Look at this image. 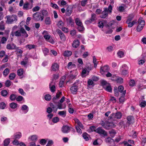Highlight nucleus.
I'll use <instances>...</instances> for the list:
<instances>
[{"label":"nucleus","instance_id":"f257e3e1","mask_svg":"<svg viewBox=\"0 0 146 146\" xmlns=\"http://www.w3.org/2000/svg\"><path fill=\"white\" fill-rule=\"evenodd\" d=\"M11 35L12 37L15 36L17 38L21 37L26 38L28 36V34L23 27L20 28L19 30L15 31H12Z\"/></svg>","mask_w":146,"mask_h":146},{"label":"nucleus","instance_id":"f03ea898","mask_svg":"<svg viewBox=\"0 0 146 146\" xmlns=\"http://www.w3.org/2000/svg\"><path fill=\"white\" fill-rule=\"evenodd\" d=\"M128 68L125 64H123L121 67L120 71L121 74L123 76H126L128 74Z\"/></svg>","mask_w":146,"mask_h":146},{"label":"nucleus","instance_id":"7ed1b4c3","mask_svg":"<svg viewBox=\"0 0 146 146\" xmlns=\"http://www.w3.org/2000/svg\"><path fill=\"white\" fill-rule=\"evenodd\" d=\"M7 22L8 24H11L14 21H17V16L15 15H12L11 16H7Z\"/></svg>","mask_w":146,"mask_h":146},{"label":"nucleus","instance_id":"20e7f679","mask_svg":"<svg viewBox=\"0 0 146 146\" xmlns=\"http://www.w3.org/2000/svg\"><path fill=\"white\" fill-rule=\"evenodd\" d=\"M34 19L36 21L41 20L42 21L44 19L43 16H41V13L39 12L35 13L33 15Z\"/></svg>","mask_w":146,"mask_h":146},{"label":"nucleus","instance_id":"39448f33","mask_svg":"<svg viewBox=\"0 0 146 146\" xmlns=\"http://www.w3.org/2000/svg\"><path fill=\"white\" fill-rule=\"evenodd\" d=\"M110 70L109 67L108 65H105L104 66H102L100 69V72L101 74H103L104 72H109Z\"/></svg>","mask_w":146,"mask_h":146},{"label":"nucleus","instance_id":"423d86ee","mask_svg":"<svg viewBox=\"0 0 146 146\" xmlns=\"http://www.w3.org/2000/svg\"><path fill=\"white\" fill-rule=\"evenodd\" d=\"M78 82L79 80H77L73 84L72 86L70 88V90L72 93H74L77 92L78 88L77 85L78 84Z\"/></svg>","mask_w":146,"mask_h":146},{"label":"nucleus","instance_id":"0eeeda50","mask_svg":"<svg viewBox=\"0 0 146 146\" xmlns=\"http://www.w3.org/2000/svg\"><path fill=\"white\" fill-rule=\"evenodd\" d=\"M98 26L100 28H102L104 26L109 27L107 24V21L106 20H102L99 22L98 23Z\"/></svg>","mask_w":146,"mask_h":146},{"label":"nucleus","instance_id":"6e6552de","mask_svg":"<svg viewBox=\"0 0 146 146\" xmlns=\"http://www.w3.org/2000/svg\"><path fill=\"white\" fill-rule=\"evenodd\" d=\"M6 48L8 50H14L18 49L19 47H17L14 43H11L8 44L6 46Z\"/></svg>","mask_w":146,"mask_h":146},{"label":"nucleus","instance_id":"1a4fd4ad","mask_svg":"<svg viewBox=\"0 0 146 146\" xmlns=\"http://www.w3.org/2000/svg\"><path fill=\"white\" fill-rule=\"evenodd\" d=\"M111 80L113 81H115L117 83L121 84L123 82V79L121 77H117L113 75L111 77Z\"/></svg>","mask_w":146,"mask_h":146},{"label":"nucleus","instance_id":"9d476101","mask_svg":"<svg viewBox=\"0 0 146 146\" xmlns=\"http://www.w3.org/2000/svg\"><path fill=\"white\" fill-rule=\"evenodd\" d=\"M95 132L100 135H103L105 136L107 135V133L100 127H99L96 129Z\"/></svg>","mask_w":146,"mask_h":146},{"label":"nucleus","instance_id":"9b49d317","mask_svg":"<svg viewBox=\"0 0 146 146\" xmlns=\"http://www.w3.org/2000/svg\"><path fill=\"white\" fill-rule=\"evenodd\" d=\"M56 32L59 35L61 40L62 41H65L66 40L65 36L61 31L59 29H57L56 30Z\"/></svg>","mask_w":146,"mask_h":146},{"label":"nucleus","instance_id":"f8f14e48","mask_svg":"<svg viewBox=\"0 0 146 146\" xmlns=\"http://www.w3.org/2000/svg\"><path fill=\"white\" fill-rule=\"evenodd\" d=\"M66 19L67 25H70L71 26H74V22L71 17H69Z\"/></svg>","mask_w":146,"mask_h":146},{"label":"nucleus","instance_id":"ddd939ff","mask_svg":"<svg viewBox=\"0 0 146 146\" xmlns=\"http://www.w3.org/2000/svg\"><path fill=\"white\" fill-rule=\"evenodd\" d=\"M70 127L67 125L63 126L62 128V132L65 133H68L70 131Z\"/></svg>","mask_w":146,"mask_h":146},{"label":"nucleus","instance_id":"4468645a","mask_svg":"<svg viewBox=\"0 0 146 146\" xmlns=\"http://www.w3.org/2000/svg\"><path fill=\"white\" fill-rule=\"evenodd\" d=\"M111 115L113 117L118 119L121 118L122 117V114L120 112H117L115 113H113Z\"/></svg>","mask_w":146,"mask_h":146},{"label":"nucleus","instance_id":"2eb2a0df","mask_svg":"<svg viewBox=\"0 0 146 146\" xmlns=\"http://www.w3.org/2000/svg\"><path fill=\"white\" fill-rule=\"evenodd\" d=\"M55 81L54 82H51L49 84L51 92H54L55 91Z\"/></svg>","mask_w":146,"mask_h":146},{"label":"nucleus","instance_id":"dca6fc26","mask_svg":"<svg viewBox=\"0 0 146 146\" xmlns=\"http://www.w3.org/2000/svg\"><path fill=\"white\" fill-rule=\"evenodd\" d=\"M59 65L57 63H54L52 64L51 68L53 71H56L58 70Z\"/></svg>","mask_w":146,"mask_h":146},{"label":"nucleus","instance_id":"f3484780","mask_svg":"<svg viewBox=\"0 0 146 146\" xmlns=\"http://www.w3.org/2000/svg\"><path fill=\"white\" fill-rule=\"evenodd\" d=\"M52 20L50 17H46L44 20V23L45 24L47 25H50L52 24Z\"/></svg>","mask_w":146,"mask_h":146},{"label":"nucleus","instance_id":"a211bd4d","mask_svg":"<svg viewBox=\"0 0 146 146\" xmlns=\"http://www.w3.org/2000/svg\"><path fill=\"white\" fill-rule=\"evenodd\" d=\"M80 41L78 40H75L73 42L72 46L73 48H77L80 45Z\"/></svg>","mask_w":146,"mask_h":146},{"label":"nucleus","instance_id":"6ab92c4d","mask_svg":"<svg viewBox=\"0 0 146 146\" xmlns=\"http://www.w3.org/2000/svg\"><path fill=\"white\" fill-rule=\"evenodd\" d=\"M57 3L61 7L62 6H68V4L67 2L64 0L58 1L57 2Z\"/></svg>","mask_w":146,"mask_h":146},{"label":"nucleus","instance_id":"aec40b11","mask_svg":"<svg viewBox=\"0 0 146 146\" xmlns=\"http://www.w3.org/2000/svg\"><path fill=\"white\" fill-rule=\"evenodd\" d=\"M28 62V59L27 57H25L23 61L21 62V64L23 66L25 67H27V65Z\"/></svg>","mask_w":146,"mask_h":146},{"label":"nucleus","instance_id":"412c9836","mask_svg":"<svg viewBox=\"0 0 146 146\" xmlns=\"http://www.w3.org/2000/svg\"><path fill=\"white\" fill-rule=\"evenodd\" d=\"M118 90L122 94H123L124 95H125L126 93V90H123L124 87L122 86H119L118 87Z\"/></svg>","mask_w":146,"mask_h":146},{"label":"nucleus","instance_id":"4be33fe9","mask_svg":"<svg viewBox=\"0 0 146 146\" xmlns=\"http://www.w3.org/2000/svg\"><path fill=\"white\" fill-rule=\"evenodd\" d=\"M72 52L70 50H65L63 53V56L65 57L70 56L72 54Z\"/></svg>","mask_w":146,"mask_h":146},{"label":"nucleus","instance_id":"5701e85b","mask_svg":"<svg viewBox=\"0 0 146 146\" xmlns=\"http://www.w3.org/2000/svg\"><path fill=\"white\" fill-rule=\"evenodd\" d=\"M126 119L127 120V123L129 124H131L132 123L134 117L132 116L129 115L127 117Z\"/></svg>","mask_w":146,"mask_h":146},{"label":"nucleus","instance_id":"b1692460","mask_svg":"<svg viewBox=\"0 0 146 146\" xmlns=\"http://www.w3.org/2000/svg\"><path fill=\"white\" fill-rule=\"evenodd\" d=\"M108 11L104 10L101 13L100 17L102 18H105L108 16Z\"/></svg>","mask_w":146,"mask_h":146},{"label":"nucleus","instance_id":"393cba45","mask_svg":"<svg viewBox=\"0 0 146 146\" xmlns=\"http://www.w3.org/2000/svg\"><path fill=\"white\" fill-rule=\"evenodd\" d=\"M109 133L110 136L112 138L116 134V132L115 130L113 129H111L109 131Z\"/></svg>","mask_w":146,"mask_h":146},{"label":"nucleus","instance_id":"a878e982","mask_svg":"<svg viewBox=\"0 0 146 146\" xmlns=\"http://www.w3.org/2000/svg\"><path fill=\"white\" fill-rule=\"evenodd\" d=\"M142 19V18L141 17L139 18L137 22L139 24V25H140V26L144 27L145 24V22L144 20H143Z\"/></svg>","mask_w":146,"mask_h":146},{"label":"nucleus","instance_id":"bb28decb","mask_svg":"<svg viewBox=\"0 0 146 146\" xmlns=\"http://www.w3.org/2000/svg\"><path fill=\"white\" fill-rule=\"evenodd\" d=\"M36 46L34 44H28L26 45L25 47L27 48L30 50L32 49H34L36 48Z\"/></svg>","mask_w":146,"mask_h":146},{"label":"nucleus","instance_id":"cd10ccee","mask_svg":"<svg viewBox=\"0 0 146 146\" xmlns=\"http://www.w3.org/2000/svg\"><path fill=\"white\" fill-rule=\"evenodd\" d=\"M126 23L128 24V27L129 28L132 27L135 24L137 23L136 20H134L132 22H130L126 21Z\"/></svg>","mask_w":146,"mask_h":146},{"label":"nucleus","instance_id":"c85d7f7f","mask_svg":"<svg viewBox=\"0 0 146 146\" xmlns=\"http://www.w3.org/2000/svg\"><path fill=\"white\" fill-rule=\"evenodd\" d=\"M105 141L106 143H111L114 142V140L112 138L109 137L105 139Z\"/></svg>","mask_w":146,"mask_h":146},{"label":"nucleus","instance_id":"c756f323","mask_svg":"<svg viewBox=\"0 0 146 146\" xmlns=\"http://www.w3.org/2000/svg\"><path fill=\"white\" fill-rule=\"evenodd\" d=\"M102 125L103 127L104 128L106 129H109L110 128H111L108 123H103L102 124Z\"/></svg>","mask_w":146,"mask_h":146},{"label":"nucleus","instance_id":"7c9ffc66","mask_svg":"<svg viewBox=\"0 0 146 146\" xmlns=\"http://www.w3.org/2000/svg\"><path fill=\"white\" fill-rule=\"evenodd\" d=\"M14 136L15 139H19L22 136L21 133L20 132H18L15 134Z\"/></svg>","mask_w":146,"mask_h":146},{"label":"nucleus","instance_id":"2f4dec72","mask_svg":"<svg viewBox=\"0 0 146 146\" xmlns=\"http://www.w3.org/2000/svg\"><path fill=\"white\" fill-rule=\"evenodd\" d=\"M10 72V70L8 68H6L3 72V75L5 77Z\"/></svg>","mask_w":146,"mask_h":146},{"label":"nucleus","instance_id":"473e14b6","mask_svg":"<svg viewBox=\"0 0 146 146\" xmlns=\"http://www.w3.org/2000/svg\"><path fill=\"white\" fill-rule=\"evenodd\" d=\"M17 104L14 102L11 103L9 104V106L12 109H15L17 107Z\"/></svg>","mask_w":146,"mask_h":146},{"label":"nucleus","instance_id":"72a5a7b5","mask_svg":"<svg viewBox=\"0 0 146 146\" xmlns=\"http://www.w3.org/2000/svg\"><path fill=\"white\" fill-rule=\"evenodd\" d=\"M24 72L23 69L22 68L18 69L17 70V73L18 76H20L22 75Z\"/></svg>","mask_w":146,"mask_h":146},{"label":"nucleus","instance_id":"f704fd0d","mask_svg":"<svg viewBox=\"0 0 146 146\" xmlns=\"http://www.w3.org/2000/svg\"><path fill=\"white\" fill-rule=\"evenodd\" d=\"M89 135L86 133H84L82 134L83 137L86 141L89 140Z\"/></svg>","mask_w":146,"mask_h":146},{"label":"nucleus","instance_id":"c9c22d12","mask_svg":"<svg viewBox=\"0 0 146 146\" xmlns=\"http://www.w3.org/2000/svg\"><path fill=\"white\" fill-rule=\"evenodd\" d=\"M4 22L2 21L0 23V30L3 31L5 29Z\"/></svg>","mask_w":146,"mask_h":146},{"label":"nucleus","instance_id":"e433bc0d","mask_svg":"<svg viewBox=\"0 0 146 146\" xmlns=\"http://www.w3.org/2000/svg\"><path fill=\"white\" fill-rule=\"evenodd\" d=\"M16 74L14 73H12L10 74L9 76V78L10 80H12L14 79L15 78Z\"/></svg>","mask_w":146,"mask_h":146},{"label":"nucleus","instance_id":"4c0bfd02","mask_svg":"<svg viewBox=\"0 0 146 146\" xmlns=\"http://www.w3.org/2000/svg\"><path fill=\"white\" fill-rule=\"evenodd\" d=\"M77 28L78 31L80 32H81L82 31H83L84 29V28L82 24V25L78 26Z\"/></svg>","mask_w":146,"mask_h":146},{"label":"nucleus","instance_id":"58836bf2","mask_svg":"<svg viewBox=\"0 0 146 146\" xmlns=\"http://www.w3.org/2000/svg\"><path fill=\"white\" fill-rule=\"evenodd\" d=\"M10 143V139L9 138H7L5 139L4 141V146H8Z\"/></svg>","mask_w":146,"mask_h":146},{"label":"nucleus","instance_id":"ea45409f","mask_svg":"<svg viewBox=\"0 0 146 146\" xmlns=\"http://www.w3.org/2000/svg\"><path fill=\"white\" fill-rule=\"evenodd\" d=\"M8 93L7 90H3L1 92V94L3 97H6L8 94Z\"/></svg>","mask_w":146,"mask_h":146},{"label":"nucleus","instance_id":"a19ab883","mask_svg":"<svg viewBox=\"0 0 146 146\" xmlns=\"http://www.w3.org/2000/svg\"><path fill=\"white\" fill-rule=\"evenodd\" d=\"M75 22L77 26L82 25V24L80 19L78 18H76Z\"/></svg>","mask_w":146,"mask_h":146},{"label":"nucleus","instance_id":"79ce46f5","mask_svg":"<svg viewBox=\"0 0 146 146\" xmlns=\"http://www.w3.org/2000/svg\"><path fill=\"white\" fill-rule=\"evenodd\" d=\"M125 95L122 94V95L119 98V102L121 103H123L125 101Z\"/></svg>","mask_w":146,"mask_h":146},{"label":"nucleus","instance_id":"37998d69","mask_svg":"<svg viewBox=\"0 0 146 146\" xmlns=\"http://www.w3.org/2000/svg\"><path fill=\"white\" fill-rule=\"evenodd\" d=\"M105 88L106 91L110 92H112V88L109 85V84L107 85Z\"/></svg>","mask_w":146,"mask_h":146},{"label":"nucleus","instance_id":"c03bdc74","mask_svg":"<svg viewBox=\"0 0 146 146\" xmlns=\"http://www.w3.org/2000/svg\"><path fill=\"white\" fill-rule=\"evenodd\" d=\"M58 114L60 116L65 117L66 116V111H61L58 112Z\"/></svg>","mask_w":146,"mask_h":146},{"label":"nucleus","instance_id":"a18cd8bd","mask_svg":"<svg viewBox=\"0 0 146 146\" xmlns=\"http://www.w3.org/2000/svg\"><path fill=\"white\" fill-rule=\"evenodd\" d=\"M44 98L46 100L50 101L51 99V96L49 94H46L44 96Z\"/></svg>","mask_w":146,"mask_h":146},{"label":"nucleus","instance_id":"49530a36","mask_svg":"<svg viewBox=\"0 0 146 146\" xmlns=\"http://www.w3.org/2000/svg\"><path fill=\"white\" fill-rule=\"evenodd\" d=\"M101 84L104 88H105V86H106L109 84L106 81L104 80H102L101 81Z\"/></svg>","mask_w":146,"mask_h":146},{"label":"nucleus","instance_id":"de8ad7c7","mask_svg":"<svg viewBox=\"0 0 146 146\" xmlns=\"http://www.w3.org/2000/svg\"><path fill=\"white\" fill-rule=\"evenodd\" d=\"M5 84L6 87H9L11 86V82L9 80H7L5 82Z\"/></svg>","mask_w":146,"mask_h":146},{"label":"nucleus","instance_id":"09e8293b","mask_svg":"<svg viewBox=\"0 0 146 146\" xmlns=\"http://www.w3.org/2000/svg\"><path fill=\"white\" fill-rule=\"evenodd\" d=\"M6 107V104L3 102L0 103V108L2 109H4Z\"/></svg>","mask_w":146,"mask_h":146},{"label":"nucleus","instance_id":"8fccbe9b","mask_svg":"<svg viewBox=\"0 0 146 146\" xmlns=\"http://www.w3.org/2000/svg\"><path fill=\"white\" fill-rule=\"evenodd\" d=\"M93 62H94L95 68H96L97 64L98 63V62L96 61V59L95 56H94L93 57Z\"/></svg>","mask_w":146,"mask_h":146},{"label":"nucleus","instance_id":"3c124183","mask_svg":"<svg viewBox=\"0 0 146 146\" xmlns=\"http://www.w3.org/2000/svg\"><path fill=\"white\" fill-rule=\"evenodd\" d=\"M146 105V102L145 100H143L139 104L141 108H144Z\"/></svg>","mask_w":146,"mask_h":146},{"label":"nucleus","instance_id":"603ef678","mask_svg":"<svg viewBox=\"0 0 146 146\" xmlns=\"http://www.w3.org/2000/svg\"><path fill=\"white\" fill-rule=\"evenodd\" d=\"M114 91L115 96L117 97L119 95V92L118 90L117 89V88L115 89V87Z\"/></svg>","mask_w":146,"mask_h":146},{"label":"nucleus","instance_id":"864d4df0","mask_svg":"<svg viewBox=\"0 0 146 146\" xmlns=\"http://www.w3.org/2000/svg\"><path fill=\"white\" fill-rule=\"evenodd\" d=\"M10 99L12 101H14L16 99V96L14 94H12L10 96Z\"/></svg>","mask_w":146,"mask_h":146},{"label":"nucleus","instance_id":"5fc2aeb1","mask_svg":"<svg viewBox=\"0 0 146 146\" xmlns=\"http://www.w3.org/2000/svg\"><path fill=\"white\" fill-rule=\"evenodd\" d=\"M59 75L58 74H54L53 75V78L52 79V81L53 82L54 80L57 79L59 78Z\"/></svg>","mask_w":146,"mask_h":146},{"label":"nucleus","instance_id":"6e6d98bb","mask_svg":"<svg viewBox=\"0 0 146 146\" xmlns=\"http://www.w3.org/2000/svg\"><path fill=\"white\" fill-rule=\"evenodd\" d=\"M134 16L133 15H130L128 17L126 21L130 22L133 18Z\"/></svg>","mask_w":146,"mask_h":146},{"label":"nucleus","instance_id":"4d7b16f0","mask_svg":"<svg viewBox=\"0 0 146 146\" xmlns=\"http://www.w3.org/2000/svg\"><path fill=\"white\" fill-rule=\"evenodd\" d=\"M129 86H131L133 87L135 84V82L133 80H131L129 82Z\"/></svg>","mask_w":146,"mask_h":146},{"label":"nucleus","instance_id":"13d9d810","mask_svg":"<svg viewBox=\"0 0 146 146\" xmlns=\"http://www.w3.org/2000/svg\"><path fill=\"white\" fill-rule=\"evenodd\" d=\"M90 19L93 22H94L97 19L96 15L95 14H92L91 15V18Z\"/></svg>","mask_w":146,"mask_h":146},{"label":"nucleus","instance_id":"bf43d9fd","mask_svg":"<svg viewBox=\"0 0 146 146\" xmlns=\"http://www.w3.org/2000/svg\"><path fill=\"white\" fill-rule=\"evenodd\" d=\"M43 53L45 56H46V55L48 54L49 50L47 48H45L43 50Z\"/></svg>","mask_w":146,"mask_h":146},{"label":"nucleus","instance_id":"052dcab7","mask_svg":"<svg viewBox=\"0 0 146 146\" xmlns=\"http://www.w3.org/2000/svg\"><path fill=\"white\" fill-rule=\"evenodd\" d=\"M57 25L59 28H61L64 25V23L62 21H60L58 22Z\"/></svg>","mask_w":146,"mask_h":146},{"label":"nucleus","instance_id":"680f3d73","mask_svg":"<svg viewBox=\"0 0 146 146\" xmlns=\"http://www.w3.org/2000/svg\"><path fill=\"white\" fill-rule=\"evenodd\" d=\"M32 141H36L37 140V137L36 135H33L30 136Z\"/></svg>","mask_w":146,"mask_h":146},{"label":"nucleus","instance_id":"e2e57ef3","mask_svg":"<svg viewBox=\"0 0 146 146\" xmlns=\"http://www.w3.org/2000/svg\"><path fill=\"white\" fill-rule=\"evenodd\" d=\"M42 13L43 15L42 16H46L48 15V13L45 10H42Z\"/></svg>","mask_w":146,"mask_h":146},{"label":"nucleus","instance_id":"0e129e2a","mask_svg":"<svg viewBox=\"0 0 146 146\" xmlns=\"http://www.w3.org/2000/svg\"><path fill=\"white\" fill-rule=\"evenodd\" d=\"M47 141H46L45 139H41L40 143L42 145H44L46 144V143Z\"/></svg>","mask_w":146,"mask_h":146},{"label":"nucleus","instance_id":"69168bd1","mask_svg":"<svg viewBox=\"0 0 146 146\" xmlns=\"http://www.w3.org/2000/svg\"><path fill=\"white\" fill-rule=\"evenodd\" d=\"M143 26H140V25H138L137 28V31L138 32L140 31L143 29Z\"/></svg>","mask_w":146,"mask_h":146},{"label":"nucleus","instance_id":"338daca9","mask_svg":"<svg viewBox=\"0 0 146 146\" xmlns=\"http://www.w3.org/2000/svg\"><path fill=\"white\" fill-rule=\"evenodd\" d=\"M127 8L126 5L124 4H122L119 6L118 9H125Z\"/></svg>","mask_w":146,"mask_h":146},{"label":"nucleus","instance_id":"774afa93","mask_svg":"<svg viewBox=\"0 0 146 146\" xmlns=\"http://www.w3.org/2000/svg\"><path fill=\"white\" fill-rule=\"evenodd\" d=\"M59 118L58 117H54L52 119V121L54 123H56L59 121Z\"/></svg>","mask_w":146,"mask_h":146}]
</instances>
